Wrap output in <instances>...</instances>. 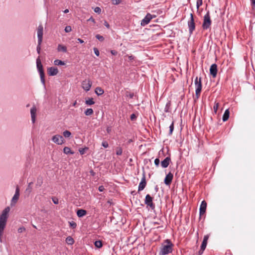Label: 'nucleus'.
I'll list each match as a JSON object with an SVG mask.
<instances>
[{
    "instance_id": "obj_2",
    "label": "nucleus",
    "mask_w": 255,
    "mask_h": 255,
    "mask_svg": "<svg viewBox=\"0 0 255 255\" xmlns=\"http://www.w3.org/2000/svg\"><path fill=\"white\" fill-rule=\"evenodd\" d=\"M173 244L170 240H165L160 247L159 255H166L172 252Z\"/></svg>"
},
{
    "instance_id": "obj_39",
    "label": "nucleus",
    "mask_w": 255,
    "mask_h": 255,
    "mask_svg": "<svg viewBox=\"0 0 255 255\" xmlns=\"http://www.w3.org/2000/svg\"><path fill=\"white\" fill-rule=\"evenodd\" d=\"M41 43L42 42H40V43H39V41H38V45L37 46V48H36V50H37V52L38 54H40V50H41Z\"/></svg>"
},
{
    "instance_id": "obj_27",
    "label": "nucleus",
    "mask_w": 255,
    "mask_h": 255,
    "mask_svg": "<svg viewBox=\"0 0 255 255\" xmlns=\"http://www.w3.org/2000/svg\"><path fill=\"white\" fill-rule=\"evenodd\" d=\"M207 241L208 240H203L202 243L200 247V249L202 250V251H204V250H205L207 245Z\"/></svg>"
},
{
    "instance_id": "obj_64",
    "label": "nucleus",
    "mask_w": 255,
    "mask_h": 255,
    "mask_svg": "<svg viewBox=\"0 0 255 255\" xmlns=\"http://www.w3.org/2000/svg\"><path fill=\"white\" fill-rule=\"evenodd\" d=\"M128 58H129V59L130 60L133 59V56H129L128 57Z\"/></svg>"
},
{
    "instance_id": "obj_52",
    "label": "nucleus",
    "mask_w": 255,
    "mask_h": 255,
    "mask_svg": "<svg viewBox=\"0 0 255 255\" xmlns=\"http://www.w3.org/2000/svg\"><path fill=\"white\" fill-rule=\"evenodd\" d=\"M104 189L105 188L103 185L100 186L98 188V190L100 192H103L104 190Z\"/></svg>"
},
{
    "instance_id": "obj_14",
    "label": "nucleus",
    "mask_w": 255,
    "mask_h": 255,
    "mask_svg": "<svg viewBox=\"0 0 255 255\" xmlns=\"http://www.w3.org/2000/svg\"><path fill=\"white\" fill-rule=\"evenodd\" d=\"M173 178V175L171 172H169L166 176L164 182L166 185H169Z\"/></svg>"
},
{
    "instance_id": "obj_44",
    "label": "nucleus",
    "mask_w": 255,
    "mask_h": 255,
    "mask_svg": "<svg viewBox=\"0 0 255 255\" xmlns=\"http://www.w3.org/2000/svg\"><path fill=\"white\" fill-rule=\"evenodd\" d=\"M102 145L105 148H107L109 146V144L107 141H104L102 142Z\"/></svg>"
},
{
    "instance_id": "obj_23",
    "label": "nucleus",
    "mask_w": 255,
    "mask_h": 255,
    "mask_svg": "<svg viewBox=\"0 0 255 255\" xmlns=\"http://www.w3.org/2000/svg\"><path fill=\"white\" fill-rule=\"evenodd\" d=\"M229 115H230V111L228 109H227L225 112H224V114L223 115V121L224 122H225L226 121H227L229 118Z\"/></svg>"
},
{
    "instance_id": "obj_48",
    "label": "nucleus",
    "mask_w": 255,
    "mask_h": 255,
    "mask_svg": "<svg viewBox=\"0 0 255 255\" xmlns=\"http://www.w3.org/2000/svg\"><path fill=\"white\" fill-rule=\"evenodd\" d=\"M74 241L75 240H66V243L68 245H72L74 243Z\"/></svg>"
},
{
    "instance_id": "obj_22",
    "label": "nucleus",
    "mask_w": 255,
    "mask_h": 255,
    "mask_svg": "<svg viewBox=\"0 0 255 255\" xmlns=\"http://www.w3.org/2000/svg\"><path fill=\"white\" fill-rule=\"evenodd\" d=\"M95 92L98 96H100L104 94V91L102 88L97 87L95 89Z\"/></svg>"
},
{
    "instance_id": "obj_51",
    "label": "nucleus",
    "mask_w": 255,
    "mask_h": 255,
    "mask_svg": "<svg viewBox=\"0 0 255 255\" xmlns=\"http://www.w3.org/2000/svg\"><path fill=\"white\" fill-rule=\"evenodd\" d=\"M114 4H118L120 3L121 0H112Z\"/></svg>"
},
{
    "instance_id": "obj_43",
    "label": "nucleus",
    "mask_w": 255,
    "mask_h": 255,
    "mask_svg": "<svg viewBox=\"0 0 255 255\" xmlns=\"http://www.w3.org/2000/svg\"><path fill=\"white\" fill-rule=\"evenodd\" d=\"M122 152H123V151H122V148H119L117 149V151H116V154L118 155H121L122 154Z\"/></svg>"
},
{
    "instance_id": "obj_25",
    "label": "nucleus",
    "mask_w": 255,
    "mask_h": 255,
    "mask_svg": "<svg viewBox=\"0 0 255 255\" xmlns=\"http://www.w3.org/2000/svg\"><path fill=\"white\" fill-rule=\"evenodd\" d=\"M63 152L66 154H74V152H72L71 149L68 147H65L63 149Z\"/></svg>"
},
{
    "instance_id": "obj_42",
    "label": "nucleus",
    "mask_w": 255,
    "mask_h": 255,
    "mask_svg": "<svg viewBox=\"0 0 255 255\" xmlns=\"http://www.w3.org/2000/svg\"><path fill=\"white\" fill-rule=\"evenodd\" d=\"M87 149H88V148H80L79 150V151L81 155H83L85 153V150H87Z\"/></svg>"
},
{
    "instance_id": "obj_20",
    "label": "nucleus",
    "mask_w": 255,
    "mask_h": 255,
    "mask_svg": "<svg viewBox=\"0 0 255 255\" xmlns=\"http://www.w3.org/2000/svg\"><path fill=\"white\" fill-rule=\"evenodd\" d=\"M171 101H168L167 102V103L165 105L164 110L165 112H166V113L171 112Z\"/></svg>"
},
{
    "instance_id": "obj_19",
    "label": "nucleus",
    "mask_w": 255,
    "mask_h": 255,
    "mask_svg": "<svg viewBox=\"0 0 255 255\" xmlns=\"http://www.w3.org/2000/svg\"><path fill=\"white\" fill-rule=\"evenodd\" d=\"M57 50L59 52H63L64 53H66L67 51V47L62 44H59L57 47Z\"/></svg>"
},
{
    "instance_id": "obj_54",
    "label": "nucleus",
    "mask_w": 255,
    "mask_h": 255,
    "mask_svg": "<svg viewBox=\"0 0 255 255\" xmlns=\"http://www.w3.org/2000/svg\"><path fill=\"white\" fill-rule=\"evenodd\" d=\"M135 118H136V116L135 114H132L131 115V116H130L131 120H132V121L134 120L135 119Z\"/></svg>"
},
{
    "instance_id": "obj_17",
    "label": "nucleus",
    "mask_w": 255,
    "mask_h": 255,
    "mask_svg": "<svg viewBox=\"0 0 255 255\" xmlns=\"http://www.w3.org/2000/svg\"><path fill=\"white\" fill-rule=\"evenodd\" d=\"M36 109L35 106L32 107L30 109V114L31 117V121L33 123L35 121Z\"/></svg>"
},
{
    "instance_id": "obj_12",
    "label": "nucleus",
    "mask_w": 255,
    "mask_h": 255,
    "mask_svg": "<svg viewBox=\"0 0 255 255\" xmlns=\"http://www.w3.org/2000/svg\"><path fill=\"white\" fill-rule=\"evenodd\" d=\"M43 27L42 25H39L37 28V37L39 43L42 42L43 38Z\"/></svg>"
},
{
    "instance_id": "obj_60",
    "label": "nucleus",
    "mask_w": 255,
    "mask_h": 255,
    "mask_svg": "<svg viewBox=\"0 0 255 255\" xmlns=\"http://www.w3.org/2000/svg\"><path fill=\"white\" fill-rule=\"evenodd\" d=\"M209 236L208 235L204 236L203 239H208Z\"/></svg>"
},
{
    "instance_id": "obj_41",
    "label": "nucleus",
    "mask_w": 255,
    "mask_h": 255,
    "mask_svg": "<svg viewBox=\"0 0 255 255\" xmlns=\"http://www.w3.org/2000/svg\"><path fill=\"white\" fill-rule=\"evenodd\" d=\"M219 107V103H215V105L214 106V110L215 111V113L217 112L218 109V108Z\"/></svg>"
},
{
    "instance_id": "obj_32",
    "label": "nucleus",
    "mask_w": 255,
    "mask_h": 255,
    "mask_svg": "<svg viewBox=\"0 0 255 255\" xmlns=\"http://www.w3.org/2000/svg\"><path fill=\"white\" fill-rule=\"evenodd\" d=\"M174 130V121H172L171 125L169 126V135H171L172 134L173 131Z\"/></svg>"
},
{
    "instance_id": "obj_21",
    "label": "nucleus",
    "mask_w": 255,
    "mask_h": 255,
    "mask_svg": "<svg viewBox=\"0 0 255 255\" xmlns=\"http://www.w3.org/2000/svg\"><path fill=\"white\" fill-rule=\"evenodd\" d=\"M87 211L83 209H79L77 211V215L79 217H82L86 215Z\"/></svg>"
},
{
    "instance_id": "obj_63",
    "label": "nucleus",
    "mask_w": 255,
    "mask_h": 255,
    "mask_svg": "<svg viewBox=\"0 0 255 255\" xmlns=\"http://www.w3.org/2000/svg\"><path fill=\"white\" fill-rule=\"evenodd\" d=\"M66 239L69 240V239H73L71 237L68 236V237L66 238Z\"/></svg>"
},
{
    "instance_id": "obj_15",
    "label": "nucleus",
    "mask_w": 255,
    "mask_h": 255,
    "mask_svg": "<svg viewBox=\"0 0 255 255\" xmlns=\"http://www.w3.org/2000/svg\"><path fill=\"white\" fill-rule=\"evenodd\" d=\"M47 72L49 76H55L58 74V69L57 67H51L48 68Z\"/></svg>"
},
{
    "instance_id": "obj_45",
    "label": "nucleus",
    "mask_w": 255,
    "mask_h": 255,
    "mask_svg": "<svg viewBox=\"0 0 255 255\" xmlns=\"http://www.w3.org/2000/svg\"><path fill=\"white\" fill-rule=\"evenodd\" d=\"M94 11L96 13H100L101 12V9L99 7H96L94 8Z\"/></svg>"
},
{
    "instance_id": "obj_36",
    "label": "nucleus",
    "mask_w": 255,
    "mask_h": 255,
    "mask_svg": "<svg viewBox=\"0 0 255 255\" xmlns=\"http://www.w3.org/2000/svg\"><path fill=\"white\" fill-rule=\"evenodd\" d=\"M17 231L19 233H24L25 232V228L24 227H19Z\"/></svg>"
},
{
    "instance_id": "obj_16",
    "label": "nucleus",
    "mask_w": 255,
    "mask_h": 255,
    "mask_svg": "<svg viewBox=\"0 0 255 255\" xmlns=\"http://www.w3.org/2000/svg\"><path fill=\"white\" fill-rule=\"evenodd\" d=\"M156 17V15L148 13L144 17V25L147 24L152 18H155Z\"/></svg>"
},
{
    "instance_id": "obj_59",
    "label": "nucleus",
    "mask_w": 255,
    "mask_h": 255,
    "mask_svg": "<svg viewBox=\"0 0 255 255\" xmlns=\"http://www.w3.org/2000/svg\"><path fill=\"white\" fill-rule=\"evenodd\" d=\"M77 40L81 43H84V41L80 38H78Z\"/></svg>"
},
{
    "instance_id": "obj_28",
    "label": "nucleus",
    "mask_w": 255,
    "mask_h": 255,
    "mask_svg": "<svg viewBox=\"0 0 255 255\" xmlns=\"http://www.w3.org/2000/svg\"><path fill=\"white\" fill-rule=\"evenodd\" d=\"M93 113H94V111H93V109H91V108L87 109L85 111V114L86 116H91V115H93Z\"/></svg>"
},
{
    "instance_id": "obj_13",
    "label": "nucleus",
    "mask_w": 255,
    "mask_h": 255,
    "mask_svg": "<svg viewBox=\"0 0 255 255\" xmlns=\"http://www.w3.org/2000/svg\"><path fill=\"white\" fill-rule=\"evenodd\" d=\"M207 208V203L205 200L202 201L201 204L200 205V209H199V214L200 216L204 215L206 212Z\"/></svg>"
},
{
    "instance_id": "obj_50",
    "label": "nucleus",
    "mask_w": 255,
    "mask_h": 255,
    "mask_svg": "<svg viewBox=\"0 0 255 255\" xmlns=\"http://www.w3.org/2000/svg\"><path fill=\"white\" fill-rule=\"evenodd\" d=\"M52 201L55 204H58V199L55 197L52 198Z\"/></svg>"
},
{
    "instance_id": "obj_31",
    "label": "nucleus",
    "mask_w": 255,
    "mask_h": 255,
    "mask_svg": "<svg viewBox=\"0 0 255 255\" xmlns=\"http://www.w3.org/2000/svg\"><path fill=\"white\" fill-rule=\"evenodd\" d=\"M143 189V176L141 178L140 182L138 186V192Z\"/></svg>"
},
{
    "instance_id": "obj_58",
    "label": "nucleus",
    "mask_w": 255,
    "mask_h": 255,
    "mask_svg": "<svg viewBox=\"0 0 255 255\" xmlns=\"http://www.w3.org/2000/svg\"><path fill=\"white\" fill-rule=\"evenodd\" d=\"M204 252V251H202V250H200L198 252V255H201Z\"/></svg>"
},
{
    "instance_id": "obj_6",
    "label": "nucleus",
    "mask_w": 255,
    "mask_h": 255,
    "mask_svg": "<svg viewBox=\"0 0 255 255\" xmlns=\"http://www.w3.org/2000/svg\"><path fill=\"white\" fill-rule=\"evenodd\" d=\"M188 26L189 33L191 34L195 29V24L193 17V14L192 13H190V19L188 21Z\"/></svg>"
},
{
    "instance_id": "obj_9",
    "label": "nucleus",
    "mask_w": 255,
    "mask_h": 255,
    "mask_svg": "<svg viewBox=\"0 0 255 255\" xmlns=\"http://www.w3.org/2000/svg\"><path fill=\"white\" fill-rule=\"evenodd\" d=\"M52 141L59 145H61L64 142V138L62 135L56 134L54 135L52 138Z\"/></svg>"
},
{
    "instance_id": "obj_34",
    "label": "nucleus",
    "mask_w": 255,
    "mask_h": 255,
    "mask_svg": "<svg viewBox=\"0 0 255 255\" xmlns=\"http://www.w3.org/2000/svg\"><path fill=\"white\" fill-rule=\"evenodd\" d=\"M63 136L65 137H69L71 133V132L68 130H65L63 133Z\"/></svg>"
},
{
    "instance_id": "obj_61",
    "label": "nucleus",
    "mask_w": 255,
    "mask_h": 255,
    "mask_svg": "<svg viewBox=\"0 0 255 255\" xmlns=\"http://www.w3.org/2000/svg\"><path fill=\"white\" fill-rule=\"evenodd\" d=\"M63 12L65 13H67L69 12V9H66L65 10H64L63 11Z\"/></svg>"
},
{
    "instance_id": "obj_7",
    "label": "nucleus",
    "mask_w": 255,
    "mask_h": 255,
    "mask_svg": "<svg viewBox=\"0 0 255 255\" xmlns=\"http://www.w3.org/2000/svg\"><path fill=\"white\" fill-rule=\"evenodd\" d=\"M92 83L90 79H86L82 82V87L86 91H89L92 86Z\"/></svg>"
},
{
    "instance_id": "obj_4",
    "label": "nucleus",
    "mask_w": 255,
    "mask_h": 255,
    "mask_svg": "<svg viewBox=\"0 0 255 255\" xmlns=\"http://www.w3.org/2000/svg\"><path fill=\"white\" fill-rule=\"evenodd\" d=\"M195 95L197 99H198L200 97V93L202 90V80L201 78H199L198 77H196L195 81Z\"/></svg>"
},
{
    "instance_id": "obj_57",
    "label": "nucleus",
    "mask_w": 255,
    "mask_h": 255,
    "mask_svg": "<svg viewBox=\"0 0 255 255\" xmlns=\"http://www.w3.org/2000/svg\"><path fill=\"white\" fill-rule=\"evenodd\" d=\"M111 53L113 54V55H116L117 54V52L115 50H111Z\"/></svg>"
},
{
    "instance_id": "obj_49",
    "label": "nucleus",
    "mask_w": 255,
    "mask_h": 255,
    "mask_svg": "<svg viewBox=\"0 0 255 255\" xmlns=\"http://www.w3.org/2000/svg\"><path fill=\"white\" fill-rule=\"evenodd\" d=\"M160 160L158 158H156L154 160V164L158 166L159 164Z\"/></svg>"
},
{
    "instance_id": "obj_53",
    "label": "nucleus",
    "mask_w": 255,
    "mask_h": 255,
    "mask_svg": "<svg viewBox=\"0 0 255 255\" xmlns=\"http://www.w3.org/2000/svg\"><path fill=\"white\" fill-rule=\"evenodd\" d=\"M87 21H92L94 23H95L96 21L94 18L92 16H91L90 18H89Z\"/></svg>"
},
{
    "instance_id": "obj_24",
    "label": "nucleus",
    "mask_w": 255,
    "mask_h": 255,
    "mask_svg": "<svg viewBox=\"0 0 255 255\" xmlns=\"http://www.w3.org/2000/svg\"><path fill=\"white\" fill-rule=\"evenodd\" d=\"M43 183V178L42 177H38L37 179V182L36 183V187H40Z\"/></svg>"
},
{
    "instance_id": "obj_26",
    "label": "nucleus",
    "mask_w": 255,
    "mask_h": 255,
    "mask_svg": "<svg viewBox=\"0 0 255 255\" xmlns=\"http://www.w3.org/2000/svg\"><path fill=\"white\" fill-rule=\"evenodd\" d=\"M54 64L55 65H57V66L64 65L65 64V63H64V61H61L60 60H58V59H56V60H54Z\"/></svg>"
},
{
    "instance_id": "obj_3",
    "label": "nucleus",
    "mask_w": 255,
    "mask_h": 255,
    "mask_svg": "<svg viewBox=\"0 0 255 255\" xmlns=\"http://www.w3.org/2000/svg\"><path fill=\"white\" fill-rule=\"evenodd\" d=\"M36 66L37 70L39 73L40 80L43 84V85H45V78H44V72L43 69V66L41 62V60L40 59L39 57H38L36 59Z\"/></svg>"
},
{
    "instance_id": "obj_56",
    "label": "nucleus",
    "mask_w": 255,
    "mask_h": 255,
    "mask_svg": "<svg viewBox=\"0 0 255 255\" xmlns=\"http://www.w3.org/2000/svg\"><path fill=\"white\" fill-rule=\"evenodd\" d=\"M90 173L92 176H94L96 174L95 172L93 170L90 171Z\"/></svg>"
},
{
    "instance_id": "obj_5",
    "label": "nucleus",
    "mask_w": 255,
    "mask_h": 255,
    "mask_svg": "<svg viewBox=\"0 0 255 255\" xmlns=\"http://www.w3.org/2000/svg\"><path fill=\"white\" fill-rule=\"evenodd\" d=\"M211 20L210 19V15L209 11H208L204 16V20L202 24V27L204 29H207L211 25Z\"/></svg>"
},
{
    "instance_id": "obj_33",
    "label": "nucleus",
    "mask_w": 255,
    "mask_h": 255,
    "mask_svg": "<svg viewBox=\"0 0 255 255\" xmlns=\"http://www.w3.org/2000/svg\"><path fill=\"white\" fill-rule=\"evenodd\" d=\"M33 184V182H31L29 183L28 185V187L26 190V191H28L29 193H30L32 191V186L31 185Z\"/></svg>"
},
{
    "instance_id": "obj_46",
    "label": "nucleus",
    "mask_w": 255,
    "mask_h": 255,
    "mask_svg": "<svg viewBox=\"0 0 255 255\" xmlns=\"http://www.w3.org/2000/svg\"><path fill=\"white\" fill-rule=\"evenodd\" d=\"M95 54L97 56H99L100 55V52L98 48L95 47L93 49Z\"/></svg>"
},
{
    "instance_id": "obj_55",
    "label": "nucleus",
    "mask_w": 255,
    "mask_h": 255,
    "mask_svg": "<svg viewBox=\"0 0 255 255\" xmlns=\"http://www.w3.org/2000/svg\"><path fill=\"white\" fill-rule=\"evenodd\" d=\"M104 24L107 28H109L110 27V25H109V24L108 23V22L107 21L105 20L104 21Z\"/></svg>"
},
{
    "instance_id": "obj_62",
    "label": "nucleus",
    "mask_w": 255,
    "mask_h": 255,
    "mask_svg": "<svg viewBox=\"0 0 255 255\" xmlns=\"http://www.w3.org/2000/svg\"><path fill=\"white\" fill-rule=\"evenodd\" d=\"M77 105V102L76 101H75V102H74V103L73 104V106H76Z\"/></svg>"
},
{
    "instance_id": "obj_29",
    "label": "nucleus",
    "mask_w": 255,
    "mask_h": 255,
    "mask_svg": "<svg viewBox=\"0 0 255 255\" xmlns=\"http://www.w3.org/2000/svg\"><path fill=\"white\" fill-rule=\"evenodd\" d=\"M94 244L95 246L98 248H100L103 246V244L101 242V240H96V241L94 243Z\"/></svg>"
},
{
    "instance_id": "obj_10",
    "label": "nucleus",
    "mask_w": 255,
    "mask_h": 255,
    "mask_svg": "<svg viewBox=\"0 0 255 255\" xmlns=\"http://www.w3.org/2000/svg\"><path fill=\"white\" fill-rule=\"evenodd\" d=\"M19 188L18 186H17L16 188L15 194H14V196H13V197L11 199V205L15 204L17 202V201L19 198Z\"/></svg>"
},
{
    "instance_id": "obj_11",
    "label": "nucleus",
    "mask_w": 255,
    "mask_h": 255,
    "mask_svg": "<svg viewBox=\"0 0 255 255\" xmlns=\"http://www.w3.org/2000/svg\"><path fill=\"white\" fill-rule=\"evenodd\" d=\"M217 71L218 69L217 64H212L210 68V74L213 78H215L217 76Z\"/></svg>"
},
{
    "instance_id": "obj_35",
    "label": "nucleus",
    "mask_w": 255,
    "mask_h": 255,
    "mask_svg": "<svg viewBox=\"0 0 255 255\" xmlns=\"http://www.w3.org/2000/svg\"><path fill=\"white\" fill-rule=\"evenodd\" d=\"M96 37L100 41H103L104 40V37L102 35H100V34H97L96 35Z\"/></svg>"
},
{
    "instance_id": "obj_38",
    "label": "nucleus",
    "mask_w": 255,
    "mask_h": 255,
    "mask_svg": "<svg viewBox=\"0 0 255 255\" xmlns=\"http://www.w3.org/2000/svg\"><path fill=\"white\" fill-rule=\"evenodd\" d=\"M65 32H70L72 31V28H71V27L70 26H66L65 28V29H64Z\"/></svg>"
},
{
    "instance_id": "obj_8",
    "label": "nucleus",
    "mask_w": 255,
    "mask_h": 255,
    "mask_svg": "<svg viewBox=\"0 0 255 255\" xmlns=\"http://www.w3.org/2000/svg\"><path fill=\"white\" fill-rule=\"evenodd\" d=\"M153 198L150 196L149 194H147L144 200V203L149 206L151 209H153L155 208L154 204L152 202Z\"/></svg>"
},
{
    "instance_id": "obj_37",
    "label": "nucleus",
    "mask_w": 255,
    "mask_h": 255,
    "mask_svg": "<svg viewBox=\"0 0 255 255\" xmlns=\"http://www.w3.org/2000/svg\"><path fill=\"white\" fill-rule=\"evenodd\" d=\"M203 2L202 0H197L196 2V6L197 8L198 9L199 7L202 5Z\"/></svg>"
},
{
    "instance_id": "obj_1",
    "label": "nucleus",
    "mask_w": 255,
    "mask_h": 255,
    "mask_svg": "<svg viewBox=\"0 0 255 255\" xmlns=\"http://www.w3.org/2000/svg\"><path fill=\"white\" fill-rule=\"evenodd\" d=\"M9 211L10 208L7 207L2 211L0 215V239L1 238L3 230L5 228Z\"/></svg>"
},
{
    "instance_id": "obj_18",
    "label": "nucleus",
    "mask_w": 255,
    "mask_h": 255,
    "mask_svg": "<svg viewBox=\"0 0 255 255\" xmlns=\"http://www.w3.org/2000/svg\"><path fill=\"white\" fill-rule=\"evenodd\" d=\"M171 161L170 157H166L163 161H161V164L162 167L166 168L169 164Z\"/></svg>"
},
{
    "instance_id": "obj_47",
    "label": "nucleus",
    "mask_w": 255,
    "mask_h": 255,
    "mask_svg": "<svg viewBox=\"0 0 255 255\" xmlns=\"http://www.w3.org/2000/svg\"><path fill=\"white\" fill-rule=\"evenodd\" d=\"M253 9H255V0H250Z\"/></svg>"
},
{
    "instance_id": "obj_30",
    "label": "nucleus",
    "mask_w": 255,
    "mask_h": 255,
    "mask_svg": "<svg viewBox=\"0 0 255 255\" xmlns=\"http://www.w3.org/2000/svg\"><path fill=\"white\" fill-rule=\"evenodd\" d=\"M86 104L88 105H92L95 104V102L92 98H89L88 100L85 101Z\"/></svg>"
},
{
    "instance_id": "obj_40",
    "label": "nucleus",
    "mask_w": 255,
    "mask_h": 255,
    "mask_svg": "<svg viewBox=\"0 0 255 255\" xmlns=\"http://www.w3.org/2000/svg\"><path fill=\"white\" fill-rule=\"evenodd\" d=\"M69 224H70V227L72 229H75L76 227V226H77L76 223L75 222H74V221H72L71 222H69Z\"/></svg>"
}]
</instances>
